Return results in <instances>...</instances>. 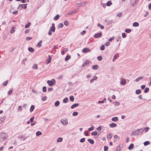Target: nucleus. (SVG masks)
Listing matches in <instances>:
<instances>
[{
    "mask_svg": "<svg viewBox=\"0 0 151 151\" xmlns=\"http://www.w3.org/2000/svg\"><path fill=\"white\" fill-rule=\"evenodd\" d=\"M86 2L82 1L81 2L79 3H78L77 4L79 5V6H84L85 5V4Z\"/></svg>",
    "mask_w": 151,
    "mask_h": 151,
    "instance_id": "obj_11",
    "label": "nucleus"
},
{
    "mask_svg": "<svg viewBox=\"0 0 151 151\" xmlns=\"http://www.w3.org/2000/svg\"><path fill=\"white\" fill-rule=\"evenodd\" d=\"M79 105V104L78 103H76L73 104L71 106V108L72 109H73L75 107H76L78 106Z\"/></svg>",
    "mask_w": 151,
    "mask_h": 151,
    "instance_id": "obj_9",
    "label": "nucleus"
},
{
    "mask_svg": "<svg viewBox=\"0 0 151 151\" xmlns=\"http://www.w3.org/2000/svg\"><path fill=\"white\" fill-rule=\"evenodd\" d=\"M112 4V3L110 1H108L106 3V5L107 6H109Z\"/></svg>",
    "mask_w": 151,
    "mask_h": 151,
    "instance_id": "obj_20",
    "label": "nucleus"
},
{
    "mask_svg": "<svg viewBox=\"0 0 151 151\" xmlns=\"http://www.w3.org/2000/svg\"><path fill=\"white\" fill-rule=\"evenodd\" d=\"M150 143V142L149 141H146L144 142L143 144L145 146H146L149 145Z\"/></svg>",
    "mask_w": 151,
    "mask_h": 151,
    "instance_id": "obj_28",
    "label": "nucleus"
},
{
    "mask_svg": "<svg viewBox=\"0 0 151 151\" xmlns=\"http://www.w3.org/2000/svg\"><path fill=\"white\" fill-rule=\"evenodd\" d=\"M143 78V77H139L136 79L135 80V81L136 82H137L139 81L140 80L142 79Z\"/></svg>",
    "mask_w": 151,
    "mask_h": 151,
    "instance_id": "obj_23",
    "label": "nucleus"
},
{
    "mask_svg": "<svg viewBox=\"0 0 151 151\" xmlns=\"http://www.w3.org/2000/svg\"><path fill=\"white\" fill-rule=\"evenodd\" d=\"M60 122L63 125H66L68 123V120L66 119H61Z\"/></svg>",
    "mask_w": 151,
    "mask_h": 151,
    "instance_id": "obj_3",
    "label": "nucleus"
},
{
    "mask_svg": "<svg viewBox=\"0 0 151 151\" xmlns=\"http://www.w3.org/2000/svg\"><path fill=\"white\" fill-rule=\"evenodd\" d=\"M52 57H49L48 58H47L46 60V64H47L49 63L51 61Z\"/></svg>",
    "mask_w": 151,
    "mask_h": 151,
    "instance_id": "obj_12",
    "label": "nucleus"
},
{
    "mask_svg": "<svg viewBox=\"0 0 151 151\" xmlns=\"http://www.w3.org/2000/svg\"><path fill=\"white\" fill-rule=\"evenodd\" d=\"M118 119L117 117H114V122H116L118 121Z\"/></svg>",
    "mask_w": 151,
    "mask_h": 151,
    "instance_id": "obj_57",
    "label": "nucleus"
},
{
    "mask_svg": "<svg viewBox=\"0 0 151 151\" xmlns=\"http://www.w3.org/2000/svg\"><path fill=\"white\" fill-rule=\"evenodd\" d=\"M35 109V106L34 105H31L30 108V111L31 112H32V111H33L34 110V109Z\"/></svg>",
    "mask_w": 151,
    "mask_h": 151,
    "instance_id": "obj_22",
    "label": "nucleus"
},
{
    "mask_svg": "<svg viewBox=\"0 0 151 151\" xmlns=\"http://www.w3.org/2000/svg\"><path fill=\"white\" fill-rule=\"evenodd\" d=\"M32 69H37V65L36 64H34L33 66L32 67Z\"/></svg>",
    "mask_w": 151,
    "mask_h": 151,
    "instance_id": "obj_26",
    "label": "nucleus"
},
{
    "mask_svg": "<svg viewBox=\"0 0 151 151\" xmlns=\"http://www.w3.org/2000/svg\"><path fill=\"white\" fill-rule=\"evenodd\" d=\"M120 104V103L118 102H114V104L116 106H117L119 105Z\"/></svg>",
    "mask_w": 151,
    "mask_h": 151,
    "instance_id": "obj_41",
    "label": "nucleus"
},
{
    "mask_svg": "<svg viewBox=\"0 0 151 151\" xmlns=\"http://www.w3.org/2000/svg\"><path fill=\"white\" fill-rule=\"evenodd\" d=\"M60 17V16L59 14H57L55 17L53 18V19L55 20H57Z\"/></svg>",
    "mask_w": 151,
    "mask_h": 151,
    "instance_id": "obj_16",
    "label": "nucleus"
},
{
    "mask_svg": "<svg viewBox=\"0 0 151 151\" xmlns=\"http://www.w3.org/2000/svg\"><path fill=\"white\" fill-rule=\"evenodd\" d=\"M76 12V11L74 10L73 11L70 12L68 13V14L70 15H72L73 14L75 13Z\"/></svg>",
    "mask_w": 151,
    "mask_h": 151,
    "instance_id": "obj_30",
    "label": "nucleus"
},
{
    "mask_svg": "<svg viewBox=\"0 0 151 151\" xmlns=\"http://www.w3.org/2000/svg\"><path fill=\"white\" fill-rule=\"evenodd\" d=\"M126 80L124 79H122L121 82V84L123 85H124L126 83Z\"/></svg>",
    "mask_w": 151,
    "mask_h": 151,
    "instance_id": "obj_13",
    "label": "nucleus"
},
{
    "mask_svg": "<svg viewBox=\"0 0 151 151\" xmlns=\"http://www.w3.org/2000/svg\"><path fill=\"white\" fill-rule=\"evenodd\" d=\"M135 0H130V4L132 7L135 6L138 3L137 2H136Z\"/></svg>",
    "mask_w": 151,
    "mask_h": 151,
    "instance_id": "obj_4",
    "label": "nucleus"
},
{
    "mask_svg": "<svg viewBox=\"0 0 151 151\" xmlns=\"http://www.w3.org/2000/svg\"><path fill=\"white\" fill-rule=\"evenodd\" d=\"M121 149V147L120 146H118L117 147L116 150L115 151H120Z\"/></svg>",
    "mask_w": 151,
    "mask_h": 151,
    "instance_id": "obj_51",
    "label": "nucleus"
},
{
    "mask_svg": "<svg viewBox=\"0 0 151 151\" xmlns=\"http://www.w3.org/2000/svg\"><path fill=\"white\" fill-rule=\"evenodd\" d=\"M121 37L120 36L117 39H116V40L117 42H118L121 39Z\"/></svg>",
    "mask_w": 151,
    "mask_h": 151,
    "instance_id": "obj_59",
    "label": "nucleus"
},
{
    "mask_svg": "<svg viewBox=\"0 0 151 151\" xmlns=\"http://www.w3.org/2000/svg\"><path fill=\"white\" fill-rule=\"evenodd\" d=\"M101 36L102 33L101 32H99L98 33L95 34L94 36V37L95 38H96L101 37Z\"/></svg>",
    "mask_w": 151,
    "mask_h": 151,
    "instance_id": "obj_7",
    "label": "nucleus"
},
{
    "mask_svg": "<svg viewBox=\"0 0 151 151\" xmlns=\"http://www.w3.org/2000/svg\"><path fill=\"white\" fill-rule=\"evenodd\" d=\"M42 41H40L39 42L37 43V46L39 47H40L41 46V43H42Z\"/></svg>",
    "mask_w": 151,
    "mask_h": 151,
    "instance_id": "obj_47",
    "label": "nucleus"
},
{
    "mask_svg": "<svg viewBox=\"0 0 151 151\" xmlns=\"http://www.w3.org/2000/svg\"><path fill=\"white\" fill-rule=\"evenodd\" d=\"M89 63H90V61L89 60H86L85 63L83 64V65H82V66L84 67L85 66L88 65L89 64Z\"/></svg>",
    "mask_w": 151,
    "mask_h": 151,
    "instance_id": "obj_14",
    "label": "nucleus"
},
{
    "mask_svg": "<svg viewBox=\"0 0 151 151\" xmlns=\"http://www.w3.org/2000/svg\"><path fill=\"white\" fill-rule=\"evenodd\" d=\"M31 24V23L30 22H28L27 24L25 25V28H26L29 27Z\"/></svg>",
    "mask_w": 151,
    "mask_h": 151,
    "instance_id": "obj_39",
    "label": "nucleus"
},
{
    "mask_svg": "<svg viewBox=\"0 0 151 151\" xmlns=\"http://www.w3.org/2000/svg\"><path fill=\"white\" fill-rule=\"evenodd\" d=\"M21 140H24L27 138V137L22 135H19L18 137Z\"/></svg>",
    "mask_w": 151,
    "mask_h": 151,
    "instance_id": "obj_6",
    "label": "nucleus"
},
{
    "mask_svg": "<svg viewBox=\"0 0 151 151\" xmlns=\"http://www.w3.org/2000/svg\"><path fill=\"white\" fill-rule=\"evenodd\" d=\"M42 91L44 92H46L47 88L46 86H44L43 87Z\"/></svg>",
    "mask_w": 151,
    "mask_h": 151,
    "instance_id": "obj_43",
    "label": "nucleus"
},
{
    "mask_svg": "<svg viewBox=\"0 0 151 151\" xmlns=\"http://www.w3.org/2000/svg\"><path fill=\"white\" fill-rule=\"evenodd\" d=\"M8 83V80H6L5 82H4L3 83V85L4 86H6L7 85V83Z\"/></svg>",
    "mask_w": 151,
    "mask_h": 151,
    "instance_id": "obj_42",
    "label": "nucleus"
},
{
    "mask_svg": "<svg viewBox=\"0 0 151 151\" xmlns=\"http://www.w3.org/2000/svg\"><path fill=\"white\" fill-rule=\"evenodd\" d=\"M136 93L137 94H140L141 92V90L140 89L137 90L136 91Z\"/></svg>",
    "mask_w": 151,
    "mask_h": 151,
    "instance_id": "obj_33",
    "label": "nucleus"
},
{
    "mask_svg": "<svg viewBox=\"0 0 151 151\" xmlns=\"http://www.w3.org/2000/svg\"><path fill=\"white\" fill-rule=\"evenodd\" d=\"M15 32V30L14 29V28L12 27L11 28L10 31V32L11 33H13Z\"/></svg>",
    "mask_w": 151,
    "mask_h": 151,
    "instance_id": "obj_48",
    "label": "nucleus"
},
{
    "mask_svg": "<svg viewBox=\"0 0 151 151\" xmlns=\"http://www.w3.org/2000/svg\"><path fill=\"white\" fill-rule=\"evenodd\" d=\"M149 88L148 87L146 88L144 91V93H147L149 91Z\"/></svg>",
    "mask_w": 151,
    "mask_h": 151,
    "instance_id": "obj_40",
    "label": "nucleus"
},
{
    "mask_svg": "<svg viewBox=\"0 0 151 151\" xmlns=\"http://www.w3.org/2000/svg\"><path fill=\"white\" fill-rule=\"evenodd\" d=\"M18 11H15L14 12H12V14H15V15H16L18 13Z\"/></svg>",
    "mask_w": 151,
    "mask_h": 151,
    "instance_id": "obj_63",
    "label": "nucleus"
},
{
    "mask_svg": "<svg viewBox=\"0 0 151 151\" xmlns=\"http://www.w3.org/2000/svg\"><path fill=\"white\" fill-rule=\"evenodd\" d=\"M60 103L59 101H57L55 103V106H58L60 104Z\"/></svg>",
    "mask_w": 151,
    "mask_h": 151,
    "instance_id": "obj_29",
    "label": "nucleus"
},
{
    "mask_svg": "<svg viewBox=\"0 0 151 151\" xmlns=\"http://www.w3.org/2000/svg\"><path fill=\"white\" fill-rule=\"evenodd\" d=\"M63 138L62 137H59L57 139V142H61L63 141Z\"/></svg>",
    "mask_w": 151,
    "mask_h": 151,
    "instance_id": "obj_24",
    "label": "nucleus"
},
{
    "mask_svg": "<svg viewBox=\"0 0 151 151\" xmlns=\"http://www.w3.org/2000/svg\"><path fill=\"white\" fill-rule=\"evenodd\" d=\"M149 129V127H147L145 128L144 129L145 130V132H148V130Z\"/></svg>",
    "mask_w": 151,
    "mask_h": 151,
    "instance_id": "obj_61",
    "label": "nucleus"
},
{
    "mask_svg": "<svg viewBox=\"0 0 151 151\" xmlns=\"http://www.w3.org/2000/svg\"><path fill=\"white\" fill-rule=\"evenodd\" d=\"M94 129V127L93 126H92L91 127L88 129V130L90 131L93 130Z\"/></svg>",
    "mask_w": 151,
    "mask_h": 151,
    "instance_id": "obj_35",
    "label": "nucleus"
},
{
    "mask_svg": "<svg viewBox=\"0 0 151 151\" xmlns=\"http://www.w3.org/2000/svg\"><path fill=\"white\" fill-rule=\"evenodd\" d=\"M35 118L34 117H32L30 119L29 121L31 122H33V120Z\"/></svg>",
    "mask_w": 151,
    "mask_h": 151,
    "instance_id": "obj_60",
    "label": "nucleus"
},
{
    "mask_svg": "<svg viewBox=\"0 0 151 151\" xmlns=\"http://www.w3.org/2000/svg\"><path fill=\"white\" fill-rule=\"evenodd\" d=\"M27 5V4H22V8L23 9H26L27 8V6H26Z\"/></svg>",
    "mask_w": 151,
    "mask_h": 151,
    "instance_id": "obj_36",
    "label": "nucleus"
},
{
    "mask_svg": "<svg viewBox=\"0 0 151 151\" xmlns=\"http://www.w3.org/2000/svg\"><path fill=\"white\" fill-rule=\"evenodd\" d=\"M105 49L104 46V45H102L101 46L100 49L101 50H104Z\"/></svg>",
    "mask_w": 151,
    "mask_h": 151,
    "instance_id": "obj_55",
    "label": "nucleus"
},
{
    "mask_svg": "<svg viewBox=\"0 0 151 151\" xmlns=\"http://www.w3.org/2000/svg\"><path fill=\"white\" fill-rule=\"evenodd\" d=\"M134 144H130L129 147H128V149L129 150H131L134 147Z\"/></svg>",
    "mask_w": 151,
    "mask_h": 151,
    "instance_id": "obj_21",
    "label": "nucleus"
},
{
    "mask_svg": "<svg viewBox=\"0 0 151 151\" xmlns=\"http://www.w3.org/2000/svg\"><path fill=\"white\" fill-rule=\"evenodd\" d=\"M122 36L123 38H125L126 37V35L125 33H123L122 34Z\"/></svg>",
    "mask_w": 151,
    "mask_h": 151,
    "instance_id": "obj_53",
    "label": "nucleus"
},
{
    "mask_svg": "<svg viewBox=\"0 0 151 151\" xmlns=\"http://www.w3.org/2000/svg\"><path fill=\"white\" fill-rule=\"evenodd\" d=\"M88 142L92 144H93L94 143V141L92 139H88Z\"/></svg>",
    "mask_w": 151,
    "mask_h": 151,
    "instance_id": "obj_18",
    "label": "nucleus"
},
{
    "mask_svg": "<svg viewBox=\"0 0 151 151\" xmlns=\"http://www.w3.org/2000/svg\"><path fill=\"white\" fill-rule=\"evenodd\" d=\"M63 24H62V23H61L59 24L58 27H59L61 28H62L63 27Z\"/></svg>",
    "mask_w": 151,
    "mask_h": 151,
    "instance_id": "obj_58",
    "label": "nucleus"
},
{
    "mask_svg": "<svg viewBox=\"0 0 151 151\" xmlns=\"http://www.w3.org/2000/svg\"><path fill=\"white\" fill-rule=\"evenodd\" d=\"M28 50L29 51L31 52H33L34 51V49L32 47H29L28 48Z\"/></svg>",
    "mask_w": 151,
    "mask_h": 151,
    "instance_id": "obj_38",
    "label": "nucleus"
},
{
    "mask_svg": "<svg viewBox=\"0 0 151 151\" xmlns=\"http://www.w3.org/2000/svg\"><path fill=\"white\" fill-rule=\"evenodd\" d=\"M98 68V66L97 65H93L92 67V69L96 70Z\"/></svg>",
    "mask_w": 151,
    "mask_h": 151,
    "instance_id": "obj_17",
    "label": "nucleus"
},
{
    "mask_svg": "<svg viewBox=\"0 0 151 151\" xmlns=\"http://www.w3.org/2000/svg\"><path fill=\"white\" fill-rule=\"evenodd\" d=\"M122 15V13H120L118 14L117 15V16L119 17H121Z\"/></svg>",
    "mask_w": 151,
    "mask_h": 151,
    "instance_id": "obj_54",
    "label": "nucleus"
},
{
    "mask_svg": "<svg viewBox=\"0 0 151 151\" xmlns=\"http://www.w3.org/2000/svg\"><path fill=\"white\" fill-rule=\"evenodd\" d=\"M101 129V126H99L97 128V129L99 131H100Z\"/></svg>",
    "mask_w": 151,
    "mask_h": 151,
    "instance_id": "obj_62",
    "label": "nucleus"
},
{
    "mask_svg": "<svg viewBox=\"0 0 151 151\" xmlns=\"http://www.w3.org/2000/svg\"><path fill=\"white\" fill-rule=\"evenodd\" d=\"M47 83L49 86H51L55 83V79H52L51 81H47Z\"/></svg>",
    "mask_w": 151,
    "mask_h": 151,
    "instance_id": "obj_2",
    "label": "nucleus"
},
{
    "mask_svg": "<svg viewBox=\"0 0 151 151\" xmlns=\"http://www.w3.org/2000/svg\"><path fill=\"white\" fill-rule=\"evenodd\" d=\"M107 137L108 139H110L112 137V135L111 134L109 133L107 135Z\"/></svg>",
    "mask_w": 151,
    "mask_h": 151,
    "instance_id": "obj_15",
    "label": "nucleus"
},
{
    "mask_svg": "<svg viewBox=\"0 0 151 151\" xmlns=\"http://www.w3.org/2000/svg\"><path fill=\"white\" fill-rule=\"evenodd\" d=\"M90 51L89 49L87 48H84L82 51L84 53H86Z\"/></svg>",
    "mask_w": 151,
    "mask_h": 151,
    "instance_id": "obj_10",
    "label": "nucleus"
},
{
    "mask_svg": "<svg viewBox=\"0 0 151 151\" xmlns=\"http://www.w3.org/2000/svg\"><path fill=\"white\" fill-rule=\"evenodd\" d=\"M85 139L84 138H81L80 140V142L81 143H83L85 141Z\"/></svg>",
    "mask_w": 151,
    "mask_h": 151,
    "instance_id": "obj_49",
    "label": "nucleus"
},
{
    "mask_svg": "<svg viewBox=\"0 0 151 151\" xmlns=\"http://www.w3.org/2000/svg\"><path fill=\"white\" fill-rule=\"evenodd\" d=\"M47 99V97L46 96H44V97H43L42 98V100L43 101L46 100Z\"/></svg>",
    "mask_w": 151,
    "mask_h": 151,
    "instance_id": "obj_52",
    "label": "nucleus"
},
{
    "mask_svg": "<svg viewBox=\"0 0 151 151\" xmlns=\"http://www.w3.org/2000/svg\"><path fill=\"white\" fill-rule=\"evenodd\" d=\"M131 31L130 29H127L125 30V32L127 33H130Z\"/></svg>",
    "mask_w": 151,
    "mask_h": 151,
    "instance_id": "obj_44",
    "label": "nucleus"
},
{
    "mask_svg": "<svg viewBox=\"0 0 151 151\" xmlns=\"http://www.w3.org/2000/svg\"><path fill=\"white\" fill-rule=\"evenodd\" d=\"M64 24L66 26H68L69 25V23L67 20L65 21L64 22Z\"/></svg>",
    "mask_w": 151,
    "mask_h": 151,
    "instance_id": "obj_45",
    "label": "nucleus"
},
{
    "mask_svg": "<svg viewBox=\"0 0 151 151\" xmlns=\"http://www.w3.org/2000/svg\"><path fill=\"white\" fill-rule=\"evenodd\" d=\"M86 33V31L85 30L81 32V34L82 35H84Z\"/></svg>",
    "mask_w": 151,
    "mask_h": 151,
    "instance_id": "obj_64",
    "label": "nucleus"
},
{
    "mask_svg": "<svg viewBox=\"0 0 151 151\" xmlns=\"http://www.w3.org/2000/svg\"><path fill=\"white\" fill-rule=\"evenodd\" d=\"M137 130H138L139 131V135L140 134H141L144 131V129H143L142 128L139 129H137Z\"/></svg>",
    "mask_w": 151,
    "mask_h": 151,
    "instance_id": "obj_19",
    "label": "nucleus"
},
{
    "mask_svg": "<svg viewBox=\"0 0 151 151\" xmlns=\"http://www.w3.org/2000/svg\"><path fill=\"white\" fill-rule=\"evenodd\" d=\"M97 134V132L96 131L93 132L91 133V135L92 136H96Z\"/></svg>",
    "mask_w": 151,
    "mask_h": 151,
    "instance_id": "obj_31",
    "label": "nucleus"
},
{
    "mask_svg": "<svg viewBox=\"0 0 151 151\" xmlns=\"http://www.w3.org/2000/svg\"><path fill=\"white\" fill-rule=\"evenodd\" d=\"M139 25V24L138 22H135L133 23V26L134 27H138Z\"/></svg>",
    "mask_w": 151,
    "mask_h": 151,
    "instance_id": "obj_32",
    "label": "nucleus"
},
{
    "mask_svg": "<svg viewBox=\"0 0 151 151\" xmlns=\"http://www.w3.org/2000/svg\"><path fill=\"white\" fill-rule=\"evenodd\" d=\"M70 100L71 101H74V98L73 96H70L69 97Z\"/></svg>",
    "mask_w": 151,
    "mask_h": 151,
    "instance_id": "obj_27",
    "label": "nucleus"
},
{
    "mask_svg": "<svg viewBox=\"0 0 151 151\" xmlns=\"http://www.w3.org/2000/svg\"><path fill=\"white\" fill-rule=\"evenodd\" d=\"M8 137V134L4 132L0 133V141L3 142L6 140Z\"/></svg>",
    "mask_w": 151,
    "mask_h": 151,
    "instance_id": "obj_1",
    "label": "nucleus"
},
{
    "mask_svg": "<svg viewBox=\"0 0 151 151\" xmlns=\"http://www.w3.org/2000/svg\"><path fill=\"white\" fill-rule=\"evenodd\" d=\"M97 25L98 27H100L101 29H103L104 28V26L100 24H98Z\"/></svg>",
    "mask_w": 151,
    "mask_h": 151,
    "instance_id": "obj_34",
    "label": "nucleus"
},
{
    "mask_svg": "<svg viewBox=\"0 0 151 151\" xmlns=\"http://www.w3.org/2000/svg\"><path fill=\"white\" fill-rule=\"evenodd\" d=\"M68 99L67 97H66L63 100V102L64 103H67V102H68Z\"/></svg>",
    "mask_w": 151,
    "mask_h": 151,
    "instance_id": "obj_25",
    "label": "nucleus"
},
{
    "mask_svg": "<svg viewBox=\"0 0 151 151\" xmlns=\"http://www.w3.org/2000/svg\"><path fill=\"white\" fill-rule=\"evenodd\" d=\"M108 149V147L106 146H104V151H107Z\"/></svg>",
    "mask_w": 151,
    "mask_h": 151,
    "instance_id": "obj_56",
    "label": "nucleus"
},
{
    "mask_svg": "<svg viewBox=\"0 0 151 151\" xmlns=\"http://www.w3.org/2000/svg\"><path fill=\"white\" fill-rule=\"evenodd\" d=\"M42 134V132L39 131L37 132L36 133V135L37 136H38L41 135Z\"/></svg>",
    "mask_w": 151,
    "mask_h": 151,
    "instance_id": "obj_37",
    "label": "nucleus"
},
{
    "mask_svg": "<svg viewBox=\"0 0 151 151\" xmlns=\"http://www.w3.org/2000/svg\"><path fill=\"white\" fill-rule=\"evenodd\" d=\"M137 135H139V131L137 130L134 131H132L131 134V136H135Z\"/></svg>",
    "mask_w": 151,
    "mask_h": 151,
    "instance_id": "obj_5",
    "label": "nucleus"
},
{
    "mask_svg": "<svg viewBox=\"0 0 151 151\" xmlns=\"http://www.w3.org/2000/svg\"><path fill=\"white\" fill-rule=\"evenodd\" d=\"M78 115V113L77 112L75 111L73 113V116H76Z\"/></svg>",
    "mask_w": 151,
    "mask_h": 151,
    "instance_id": "obj_46",
    "label": "nucleus"
},
{
    "mask_svg": "<svg viewBox=\"0 0 151 151\" xmlns=\"http://www.w3.org/2000/svg\"><path fill=\"white\" fill-rule=\"evenodd\" d=\"M50 30L52 31L53 32H54L55 31V24L52 23V26L51 27Z\"/></svg>",
    "mask_w": 151,
    "mask_h": 151,
    "instance_id": "obj_8",
    "label": "nucleus"
},
{
    "mask_svg": "<svg viewBox=\"0 0 151 151\" xmlns=\"http://www.w3.org/2000/svg\"><path fill=\"white\" fill-rule=\"evenodd\" d=\"M12 91H13L12 89H10V90L9 91H8V94L9 95L11 94L12 93Z\"/></svg>",
    "mask_w": 151,
    "mask_h": 151,
    "instance_id": "obj_50",
    "label": "nucleus"
}]
</instances>
